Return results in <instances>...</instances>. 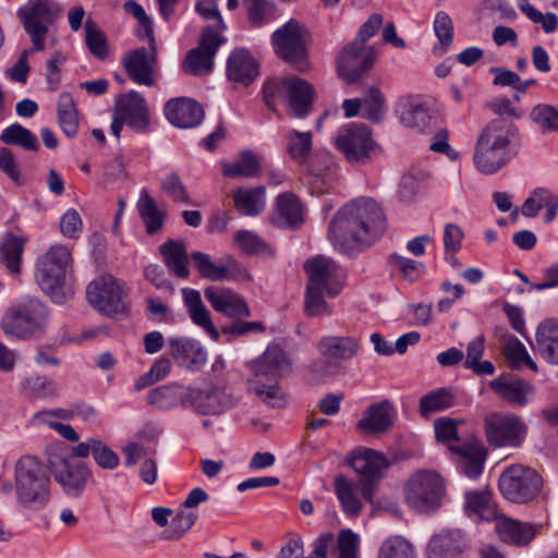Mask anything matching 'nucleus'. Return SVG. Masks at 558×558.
I'll use <instances>...</instances> for the list:
<instances>
[{
  "instance_id": "f257e3e1",
  "label": "nucleus",
  "mask_w": 558,
  "mask_h": 558,
  "mask_svg": "<svg viewBox=\"0 0 558 558\" xmlns=\"http://www.w3.org/2000/svg\"><path fill=\"white\" fill-rule=\"evenodd\" d=\"M387 220L372 198H359L340 208L331 220L328 238L335 250L352 254L378 240L386 231Z\"/></svg>"
},
{
  "instance_id": "f03ea898",
  "label": "nucleus",
  "mask_w": 558,
  "mask_h": 558,
  "mask_svg": "<svg viewBox=\"0 0 558 558\" xmlns=\"http://www.w3.org/2000/svg\"><path fill=\"white\" fill-rule=\"evenodd\" d=\"M519 130L508 119L492 120L480 133L473 153L475 168L492 175L510 162L519 148Z\"/></svg>"
},
{
  "instance_id": "7ed1b4c3",
  "label": "nucleus",
  "mask_w": 558,
  "mask_h": 558,
  "mask_svg": "<svg viewBox=\"0 0 558 558\" xmlns=\"http://www.w3.org/2000/svg\"><path fill=\"white\" fill-rule=\"evenodd\" d=\"M247 367L251 372L247 391L270 408H283L287 398L279 378L291 371L292 362L288 353L279 344H269Z\"/></svg>"
},
{
  "instance_id": "20e7f679",
  "label": "nucleus",
  "mask_w": 558,
  "mask_h": 558,
  "mask_svg": "<svg viewBox=\"0 0 558 558\" xmlns=\"http://www.w3.org/2000/svg\"><path fill=\"white\" fill-rule=\"evenodd\" d=\"M48 470L35 456H23L16 461L14 482L21 506L39 511L49 504L51 481Z\"/></svg>"
},
{
  "instance_id": "39448f33",
  "label": "nucleus",
  "mask_w": 558,
  "mask_h": 558,
  "mask_svg": "<svg viewBox=\"0 0 558 558\" xmlns=\"http://www.w3.org/2000/svg\"><path fill=\"white\" fill-rule=\"evenodd\" d=\"M48 320L47 306L36 298L25 296L8 308L1 327L7 335L33 339L40 338L46 332Z\"/></svg>"
},
{
  "instance_id": "423d86ee",
  "label": "nucleus",
  "mask_w": 558,
  "mask_h": 558,
  "mask_svg": "<svg viewBox=\"0 0 558 558\" xmlns=\"http://www.w3.org/2000/svg\"><path fill=\"white\" fill-rule=\"evenodd\" d=\"M70 262L69 248L64 245H54L37 264V283L58 304H63L71 295V290L65 288V274Z\"/></svg>"
},
{
  "instance_id": "0eeeda50",
  "label": "nucleus",
  "mask_w": 558,
  "mask_h": 558,
  "mask_svg": "<svg viewBox=\"0 0 558 558\" xmlns=\"http://www.w3.org/2000/svg\"><path fill=\"white\" fill-rule=\"evenodd\" d=\"M47 466L54 481L70 497H80L92 477L89 466L83 461L73 459L63 448L48 449Z\"/></svg>"
},
{
  "instance_id": "6e6552de",
  "label": "nucleus",
  "mask_w": 558,
  "mask_h": 558,
  "mask_svg": "<svg viewBox=\"0 0 558 558\" xmlns=\"http://www.w3.org/2000/svg\"><path fill=\"white\" fill-rule=\"evenodd\" d=\"M110 131L120 137L123 125L140 134L150 132V112L145 98L136 90L122 93L116 97Z\"/></svg>"
},
{
  "instance_id": "1a4fd4ad",
  "label": "nucleus",
  "mask_w": 558,
  "mask_h": 558,
  "mask_svg": "<svg viewBox=\"0 0 558 558\" xmlns=\"http://www.w3.org/2000/svg\"><path fill=\"white\" fill-rule=\"evenodd\" d=\"M444 493L442 478L437 472L430 470L415 472L408 480L404 488L407 504L420 512L436 509Z\"/></svg>"
},
{
  "instance_id": "9d476101",
  "label": "nucleus",
  "mask_w": 558,
  "mask_h": 558,
  "mask_svg": "<svg viewBox=\"0 0 558 558\" xmlns=\"http://www.w3.org/2000/svg\"><path fill=\"white\" fill-rule=\"evenodd\" d=\"M335 145L351 163H366L377 151L368 126L349 123L337 131Z\"/></svg>"
},
{
  "instance_id": "9b49d317",
  "label": "nucleus",
  "mask_w": 558,
  "mask_h": 558,
  "mask_svg": "<svg viewBox=\"0 0 558 558\" xmlns=\"http://www.w3.org/2000/svg\"><path fill=\"white\" fill-rule=\"evenodd\" d=\"M305 33L303 25L291 19L271 35L276 54L300 71L306 69Z\"/></svg>"
},
{
  "instance_id": "f8f14e48",
  "label": "nucleus",
  "mask_w": 558,
  "mask_h": 558,
  "mask_svg": "<svg viewBox=\"0 0 558 558\" xmlns=\"http://www.w3.org/2000/svg\"><path fill=\"white\" fill-rule=\"evenodd\" d=\"M539 474L520 464L506 469L499 477V489L510 501L526 502L533 499L542 487Z\"/></svg>"
},
{
  "instance_id": "ddd939ff",
  "label": "nucleus",
  "mask_w": 558,
  "mask_h": 558,
  "mask_svg": "<svg viewBox=\"0 0 558 558\" xmlns=\"http://www.w3.org/2000/svg\"><path fill=\"white\" fill-rule=\"evenodd\" d=\"M57 13L53 3L48 0H28L19 9L17 15L35 50L45 49L48 27L56 20Z\"/></svg>"
},
{
  "instance_id": "4468645a",
  "label": "nucleus",
  "mask_w": 558,
  "mask_h": 558,
  "mask_svg": "<svg viewBox=\"0 0 558 558\" xmlns=\"http://www.w3.org/2000/svg\"><path fill=\"white\" fill-rule=\"evenodd\" d=\"M89 304L100 313L112 316L125 311L124 283L110 275L92 281L86 290Z\"/></svg>"
},
{
  "instance_id": "2eb2a0df",
  "label": "nucleus",
  "mask_w": 558,
  "mask_h": 558,
  "mask_svg": "<svg viewBox=\"0 0 558 558\" xmlns=\"http://www.w3.org/2000/svg\"><path fill=\"white\" fill-rule=\"evenodd\" d=\"M350 465L360 475V492L365 500L372 501L381 472L388 468L386 457L372 449H359L353 452Z\"/></svg>"
},
{
  "instance_id": "dca6fc26",
  "label": "nucleus",
  "mask_w": 558,
  "mask_h": 558,
  "mask_svg": "<svg viewBox=\"0 0 558 558\" xmlns=\"http://www.w3.org/2000/svg\"><path fill=\"white\" fill-rule=\"evenodd\" d=\"M488 442L494 447H518L525 438L526 427L515 414L493 413L485 418Z\"/></svg>"
},
{
  "instance_id": "f3484780",
  "label": "nucleus",
  "mask_w": 558,
  "mask_h": 558,
  "mask_svg": "<svg viewBox=\"0 0 558 558\" xmlns=\"http://www.w3.org/2000/svg\"><path fill=\"white\" fill-rule=\"evenodd\" d=\"M308 277L307 286L323 289L327 296L338 295L342 289L343 270L329 257L317 255L304 264Z\"/></svg>"
},
{
  "instance_id": "a211bd4d",
  "label": "nucleus",
  "mask_w": 558,
  "mask_h": 558,
  "mask_svg": "<svg viewBox=\"0 0 558 558\" xmlns=\"http://www.w3.org/2000/svg\"><path fill=\"white\" fill-rule=\"evenodd\" d=\"M375 60L376 51L373 47L352 41L339 53L338 73L349 84L355 83L373 66Z\"/></svg>"
},
{
  "instance_id": "6ab92c4d",
  "label": "nucleus",
  "mask_w": 558,
  "mask_h": 558,
  "mask_svg": "<svg viewBox=\"0 0 558 558\" xmlns=\"http://www.w3.org/2000/svg\"><path fill=\"white\" fill-rule=\"evenodd\" d=\"M238 402V398L219 385L206 389L190 387L189 390V408L203 415L221 414Z\"/></svg>"
},
{
  "instance_id": "aec40b11",
  "label": "nucleus",
  "mask_w": 558,
  "mask_h": 558,
  "mask_svg": "<svg viewBox=\"0 0 558 558\" xmlns=\"http://www.w3.org/2000/svg\"><path fill=\"white\" fill-rule=\"evenodd\" d=\"M226 39L213 27H206L201 36L198 47L189 51L183 69L193 75L209 74L214 66V57Z\"/></svg>"
},
{
  "instance_id": "412c9836",
  "label": "nucleus",
  "mask_w": 558,
  "mask_h": 558,
  "mask_svg": "<svg viewBox=\"0 0 558 558\" xmlns=\"http://www.w3.org/2000/svg\"><path fill=\"white\" fill-rule=\"evenodd\" d=\"M149 50L145 47L126 51L122 57L123 68L129 77L136 84L155 86V68L157 64L156 45L149 44Z\"/></svg>"
},
{
  "instance_id": "4be33fe9",
  "label": "nucleus",
  "mask_w": 558,
  "mask_h": 558,
  "mask_svg": "<svg viewBox=\"0 0 558 558\" xmlns=\"http://www.w3.org/2000/svg\"><path fill=\"white\" fill-rule=\"evenodd\" d=\"M170 356L189 369L198 371L207 361V352L196 339L189 337H170L167 340Z\"/></svg>"
},
{
  "instance_id": "5701e85b",
  "label": "nucleus",
  "mask_w": 558,
  "mask_h": 558,
  "mask_svg": "<svg viewBox=\"0 0 558 558\" xmlns=\"http://www.w3.org/2000/svg\"><path fill=\"white\" fill-rule=\"evenodd\" d=\"M165 116L174 126L181 129L195 128L202 123L205 117L203 107L192 98L179 97L166 102Z\"/></svg>"
},
{
  "instance_id": "b1692460",
  "label": "nucleus",
  "mask_w": 558,
  "mask_h": 558,
  "mask_svg": "<svg viewBox=\"0 0 558 558\" xmlns=\"http://www.w3.org/2000/svg\"><path fill=\"white\" fill-rule=\"evenodd\" d=\"M204 295L216 312L228 317L239 319L251 316L246 301L231 289L209 287Z\"/></svg>"
},
{
  "instance_id": "393cba45",
  "label": "nucleus",
  "mask_w": 558,
  "mask_h": 558,
  "mask_svg": "<svg viewBox=\"0 0 558 558\" xmlns=\"http://www.w3.org/2000/svg\"><path fill=\"white\" fill-rule=\"evenodd\" d=\"M289 111L295 118H305L313 105L314 87L303 78L289 76L282 81Z\"/></svg>"
},
{
  "instance_id": "a878e982",
  "label": "nucleus",
  "mask_w": 558,
  "mask_h": 558,
  "mask_svg": "<svg viewBox=\"0 0 558 558\" xmlns=\"http://www.w3.org/2000/svg\"><path fill=\"white\" fill-rule=\"evenodd\" d=\"M449 449L456 456L458 469L466 477L476 478L483 473L487 452L481 442L472 440L459 446H450Z\"/></svg>"
},
{
  "instance_id": "bb28decb",
  "label": "nucleus",
  "mask_w": 558,
  "mask_h": 558,
  "mask_svg": "<svg viewBox=\"0 0 558 558\" xmlns=\"http://www.w3.org/2000/svg\"><path fill=\"white\" fill-rule=\"evenodd\" d=\"M226 73L229 81L248 86L258 76V63L247 49L238 48L228 57Z\"/></svg>"
},
{
  "instance_id": "cd10ccee",
  "label": "nucleus",
  "mask_w": 558,
  "mask_h": 558,
  "mask_svg": "<svg viewBox=\"0 0 558 558\" xmlns=\"http://www.w3.org/2000/svg\"><path fill=\"white\" fill-rule=\"evenodd\" d=\"M307 185L313 195L329 192L337 180V169L332 158L327 154L317 157L316 160H311L307 165Z\"/></svg>"
},
{
  "instance_id": "c85d7f7f",
  "label": "nucleus",
  "mask_w": 558,
  "mask_h": 558,
  "mask_svg": "<svg viewBox=\"0 0 558 558\" xmlns=\"http://www.w3.org/2000/svg\"><path fill=\"white\" fill-rule=\"evenodd\" d=\"M271 221L279 228H296L303 223L304 208L299 197L289 192L278 195Z\"/></svg>"
},
{
  "instance_id": "c756f323",
  "label": "nucleus",
  "mask_w": 558,
  "mask_h": 558,
  "mask_svg": "<svg viewBox=\"0 0 558 558\" xmlns=\"http://www.w3.org/2000/svg\"><path fill=\"white\" fill-rule=\"evenodd\" d=\"M316 348L326 359L345 362L357 355L360 342L352 336H325L317 342Z\"/></svg>"
},
{
  "instance_id": "7c9ffc66",
  "label": "nucleus",
  "mask_w": 558,
  "mask_h": 558,
  "mask_svg": "<svg viewBox=\"0 0 558 558\" xmlns=\"http://www.w3.org/2000/svg\"><path fill=\"white\" fill-rule=\"evenodd\" d=\"M434 116L430 107L420 98L408 99L400 111V122L416 132L425 133L432 130Z\"/></svg>"
},
{
  "instance_id": "2f4dec72",
  "label": "nucleus",
  "mask_w": 558,
  "mask_h": 558,
  "mask_svg": "<svg viewBox=\"0 0 558 558\" xmlns=\"http://www.w3.org/2000/svg\"><path fill=\"white\" fill-rule=\"evenodd\" d=\"M489 388L501 399L514 405H525L533 387L530 383L502 374L489 381Z\"/></svg>"
},
{
  "instance_id": "473e14b6",
  "label": "nucleus",
  "mask_w": 558,
  "mask_h": 558,
  "mask_svg": "<svg viewBox=\"0 0 558 558\" xmlns=\"http://www.w3.org/2000/svg\"><path fill=\"white\" fill-rule=\"evenodd\" d=\"M495 521L496 533L507 544L525 546L536 535V530L533 525L510 519L504 514H498Z\"/></svg>"
},
{
  "instance_id": "72a5a7b5",
  "label": "nucleus",
  "mask_w": 558,
  "mask_h": 558,
  "mask_svg": "<svg viewBox=\"0 0 558 558\" xmlns=\"http://www.w3.org/2000/svg\"><path fill=\"white\" fill-rule=\"evenodd\" d=\"M396 411L388 400L371 404L357 427L369 433H383L392 426Z\"/></svg>"
},
{
  "instance_id": "f704fd0d",
  "label": "nucleus",
  "mask_w": 558,
  "mask_h": 558,
  "mask_svg": "<svg viewBox=\"0 0 558 558\" xmlns=\"http://www.w3.org/2000/svg\"><path fill=\"white\" fill-rule=\"evenodd\" d=\"M189 390L190 387H183L178 384L163 385L150 390L147 401L149 404L161 410H169L180 405L189 408Z\"/></svg>"
},
{
  "instance_id": "c9c22d12",
  "label": "nucleus",
  "mask_w": 558,
  "mask_h": 558,
  "mask_svg": "<svg viewBox=\"0 0 558 558\" xmlns=\"http://www.w3.org/2000/svg\"><path fill=\"white\" fill-rule=\"evenodd\" d=\"M536 348L549 364L558 365V319L542 322L536 329Z\"/></svg>"
},
{
  "instance_id": "e433bc0d",
  "label": "nucleus",
  "mask_w": 558,
  "mask_h": 558,
  "mask_svg": "<svg viewBox=\"0 0 558 558\" xmlns=\"http://www.w3.org/2000/svg\"><path fill=\"white\" fill-rule=\"evenodd\" d=\"M182 294L192 322L202 327L211 339L218 340L219 332L211 322L209 311L203 304L201 293L197 290L184 288Z\"/></svg>"
},
{
  "instance_id": "4c0bfd02",
  "label": "nucleus",
  "mask_w": 558,
  "mask_h": 558,
  "mask_svg": "<svg viewBox=\"0 0 558 558\" xmlns=\"http://www.w3.org/2000/svg\"><path fill=\"white\" fill-rule=\"evenodd\" d=\"M460 532H442L433 536L427 546L428 558H463Z\"/></svg>"
},
{
  "instance_id": "58836bf2",
  "label": "nucleus",
  "mask_w": 558,
  "mask_h": 558,
  "mask_svg": "<svg viewBox=\"0 0 558 558\" xmlns=\"http://www.w3.org/2000/svg\"><path fill=\"white\" fill-rule=\"evenodd\" d=\"M159 252L169 271L179 278L185 279L189 277V257L186 246L182 241L168 240L160 245Z\"/></svg>"
},
{
  "instance_id": "ea45409f",
  "label": "nucleus",
  "mask_w": 558,
  "mask_h": 558,
  "mask_svg": "<svg viewBox=\"0 0 558 558\" xmlns=\"http://www.w3.org/2000/svg\"><path fill=\"white\" fill-rule=\"evenodd\" d=\"M247 22L253 28H260L275 22L279 16L278 5L271 0H242Z\"/></svg>"
},
{
  "instance_id": "a19ab883",
  "label": "nucleus",
  "mask_w": 558,
  "mask_h": 558,
  "mask_svg": "<svg viewBox=\"0 0 558 558\" xmlns=\"http://www.w3.org/2000/svg\"><path fill=\"white\" fill-rule=\"evenodd\" d=\"M24 244L25 240L14 234H8L0 244V263L11 275L21 272Z\"/></svg>"
},
{
  "instance_id": "79ce46f5",
  "label": "nucleus",
  "mask_w": 558,
  "mask_h": 558,
  "mask_svg": "<svg viewBox=\"0 0 558 558\" xmlns=\"http://www.w3.org/2000/svg\"><path fill=\"white\" fill-rule=\"evenodd\" d=\"M502 352L510 368L522 369L523 367H529L535 373L538 371L536 363L517 337L507 335L504 338Z\"/></svg>"
},
{
  "instance_id": "37998d69",
  "label": "nucleus",
  "mask_w": 558,
  "mask_h": 558,
  "mask_svg": "<svg viewBox=\"0 0 558 558\" xmlns=\"http://www.w3.org/2000/svg\"><path fill=\"white\" fill-rule=\"evenodd\" d=\"M465 510L469 517L475 520L490 521L498 517L487 492H469L465 494Z\"/></svg>"
},
{
  "instance_id": "c03bdc74",
  "label": "nucleus",
  "mask_w": 558,
  "mask_h": 558,
  "mask_svg": "<svg viewBox=\"0 0 558 558\" xmlns=\"http://www.w3.org/2000/svg\"><path fill=\"white\" fill-rule=\"evenodd\" d=\"M137 210L148 234L157 233L163 226L165 213L156 205L146 190H143L137 202Z\"/></svg>"
},
{
  "instance_id": "a18cd8bd",
  "label": "nucleus",
  "mask_w": 558,
  "mask_h": 558,
  "mask_svg": "<svg viewBox=\"0 0 558 558\" xmlns=\"http://www.w3.org/2000/svg\"><path fill=\"white\" fill-rule=\"evenodd\" d=\"M234 204L238 210L246 216H256L265 207V189H239L234 193Z\"/></svg>"
},
{
  "instance_id": "49530a36",
  "label": "nucleus",
  "mask_w": 558,
  "mask_h": 558,
  "mask_svg": "<svg viewBox=\"0 0 558 558\" xmlns=\"http://www.w3.org/2000/svg\"><path fill=\"white\" fill-rule=\"evenodd\" d=\"M260 171L258 157L250 150L242 151L235 161L223 166V174L230 178H255Z\"/></svg>"
},
{
  "instance_id": "de8ad7c7",
  "label": "nucleus",
  "mask_w": 558,
  "mask_h": 558,
  "mask_svg": "<svg viewBox=\"0 0 558 558\" xmlns=\"http://www.w3.org/2000/svg\"><path fill=\"white\" fill-rule=\"evenodd\" d=\"M59 124L69 137H74L78 130V117L76 106L69 93H62L58 100Z\"/></svg>"
},
{
  "instance_id": "09e8293b",
  "label": "nucleus",
  "mask_w": 558,
  "mask_h": 558,
  "mask_svg": "<svg viewBox=\"0 0 558 558\" xmlns=\"http://www.w3.org/2000/svg\"><path fill=\"white\" fill-rule=\"evenodd\" d=\"M284 140L289 156L300 165L305 163L312 149V133L290 130L284 135Z\"/></svg>"
},
{
  "instance_id": "8fccbe9b",
  "label": "nucleus",
  "mask_w": 558,
  "mask_h": 558,
  "mask_svg": "<svg viewBox=\"0 0 558 558\" xmlns=\"http://www.w3.org/2000/svg\"><path fill=\"white\" fill-rule=\"evenodd\" d=\"M0 141L31 151H36L39 148L37 136L20 123H13L5 128L0 134Z\"/></svg>"
},
{
  "instance_id": "3c124183",
  "label": "nucleus",
  "mask_w": 558,
  "mask_h": 558,
  "mask_svg": "<svg viewBox=\"0 0 558 558\" xmlns=\"http://www.w3.org/2000/svg\"><path fill=\"white\" fill-rule=\"evenodd\" d=\"M190 258L201 277L211 281H223L228 278V268L215 264L210 256L202 252H193Z\"/></svg>"
},
{
  "instance_id": "603ef678",
  "label": "nucleus",
  "mask_w": 558,
  "mask_h": 558,
  "mask_svg": "<svg viewBox=\"0 0 558 558\" xmlns=\"http://www.w3.org/2000/svg\"><path fill=\"white\" fill-rule=\"evenodd\" d=\"M363 117L373 122H379L386 111L385 97L375 86H369L362 98Z\"/></svg>"
},
{
  "instance_id": "864d4df0",
  "label": "nucleus",
  "mask_w": 558,
  "mask_h": 558,
  "mask_svg": "<svg viewBox=\"0 0 558 558\" xmlns=\"http://www.w3.org/2000/svg\"><path fill=\"white\" fill-rule=\"evenodd\" d=\"M452 404L453 395L446 388H438L421 398L420 412L427 416L430 413L444 411Z\"/></svg>"
},
{
  "instance_id": "5fc2aeb1",
  "label": "nucleus",
  "mask_w": 558,
  "mask_h": 558,
  "mask_svg": "<svg viewBox=\"0 0 558 558\" xmlns=\"http://www.w3.org/2000/svg\"><path fill=\"white\" fill-rule=\"evenodd\" d=\"M85 43L89 52L99 60H105L109 54V47L105 33L92 21L85 23Z\"/></svg>"
},
{
  "instance_id": "6e6d98bb",
  "label": "nucleus",
  "mask_w": 558,
  "mask_h": 558,
  "mask_svg": "<svg viewBox=\"0 0 558 558\" xmlns=\"http://www.w3.org/2000/svg\"><path fill=\"white\" fill-rule=\"evenodd\" d=\"M335 489L337 497L347 514L356 515L362 509L360 499L354 495L352 484L344 477L336 478Z\"/></svg>"
},
{
  "instance_id": "4d7b16f0",
  "label": "nucleus",
  "mask_w": 558,
  "mask_h": 558,
  "mask_svg": "<svg viewBox=\"0 0 558 558\" xmlns=\"http://www.w3.org/2000/svg\"><path fill=\"white\" fill-rule=\"evenodd\" d=\"M412 544L401 536H391L380 546L378 558H414Z\"/></svg>"
},
{
  "instance_id": "13d9d810",
  "label": "nucleus",
  "mask_w": 558,
  "mask_h": 558,
  "mask_svg": "<svg viewBox=\"0 0 558 558\" xmlns=\"http://www.w3.org/2000/svg\"><path fill=\"white\" fill-rule=\"evenodd\" d=\"M198 515L194 511L180 510L171 521L170 527L163 532L169 541L180 539L195 524Z\"/></svg>"
},
{
  "instance_id": "bf43d9fd",
  "label": "nucleus",
  "mask_w": 558,
  "mask_h": 558,
  "mask_svg": "<svg viewBox=\"0 0 558 558\" xmlns=\"http://www.w3.org/2000/svg\"><path fill=\"white\" fill-rule=\"evenodd\" d=\"M124 10L128 13L132 14L138 21L140 29L137 31V36L142 39L146 37L148 44H150L154 47L155 35L153 29V23L150 19L147 16L143 7L136 3L135 1L130 0L124 3Z\"/></svg>"
},
{
  "instance_id": "052dcab7",
  "label": "nucleus",
  "mask_w": 558,
  "mask_h": 558,
  "mask_svg": "<svg viewBox=\"0 0 558 558\" xmlns=\"http://www.w3.org/2000/svg\"><path fill=\"white\" fill-rule=\"evenodd\" d=\"M235 242L247 254H270L271 248L256 233L247 230L238 231Z\"/></svg>"
},
{
  "instance_id": "680f3d73",
  "label": "nucleus",
  "mask_w": 558,
  "mask_h": 558,
  "mask_svg": "<svg viewBox=\"0 0 558 558\" xmlns=\"http://www.w3.org/2000/svg\"><path fill=\"white\" fill-rule=\"evenodd\" d=\"M530 117L542 128L543 132L558 130V112L554 106L537 105L532 109Z\"/></svg>"
},
{
  "instance_id": "e2e57ef3",
  "label": "nucleus",
  "mask_w": 558,
  "mask_h": 558,
  "mask_svg": "<svg viewBox=\"0 0 558 558\" xmlns=\"http://www.w3.org/2000/svg\"><path fill=\"white\" fill-rule=\"evenodd\" d=\"M520 10L533 22L539 23L546 34L554 33L558 27V16L555 13L548 12L543 14L535 9L532 4L525 2L520 4Z\"/></svg>"
},
{
  "instance_id": "0e129e2a",
  "label": "nucleus",
  "mask_w": 558,
  "mask_h": 558,
  "mask_svg": "<svg viewBox=\"0 0 558 558\" xmlns=\"http://www.w3.org/2000/svg\"><path fill=\"white\" fill-rule=\"evenodd\" d=\"M327 295L323 289L306 287L305 312L308 316H318L329 313L328 305L324 299Z\"/></svg>"
},
{
  "instance_id": "69168bd1",
  "label": "nucleus",
  "mask_w": 558,
  "mask_h": 558,
  "mask_svg": "<svg viewBox=\"0 0 558 558\" xmlns=\"http://www.w3.org/2000/svg\"><path fill=\"white\" fill-rule=\"evenodd\" d=\"M161 189L174 203L187 204L190 201L185 186L175 172H171L162 180Z\"/></svg>"
},
{
  "instance_id": "338daca9",
  "label": "nucleus",
  "mask_w": 558,
  "mask_h": 558,
  "mask_svg": "<svg viewBox=\"0 0 558 558\" xmlns=\"http://www.w3.org/2000/svg\"><path fill=\"white\" fill-rule=\"evenodd\" d=\"M338 558H357L359 535L350 529L341 530L338 534Z\"/></svg>"
},
{
  "instance_id": "774afa93",
  "label": "nucleus",
  "mask_w": 558,
  "mask_h": 558,
  "mask_svg": "<svg viewBox=\"0 0 558 558\" xmlns=\"http://www.w3.org/2000/svg\"><path fill=\"white\" fill-rule=\"evenodd\" d=\"M93 458L101 469L113 470L119 465V456L100 439L94 441Z\"/></svg>"
}]
</instances>
